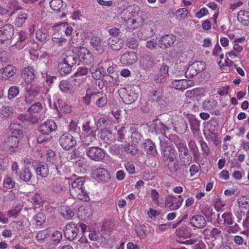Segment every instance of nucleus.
<instances>
[{"mask_svg": "<svg viewBox=\"0 0 249 249\" xmlns=\"http://www.w3.org/2000/svg\"><path fill=\"white\" fill-rule=\"evenodd\" d=\"M85 179L83 177L75 179L72 183L70 191L71 196L74 199H79L85 201H88L89 198L85 190L84 183Z\"/></svg>", "mask_w": 249, "mask_h": 249, "instance_id": "nucleus-1", "label": "nucleus"}, {"mask_svg": "<svg viewBox=\"0 0 249 249\" xmlns=\"http://www.w3.org/2000/svg\"><path fill=\"white\" fill-rule=\"evenodd\" d=\"M176 146L178 150L181 164L185 166H189L192 162V157L187 146L182 143H177Z\"/></svg>", "mask_w": 249, "mask_h": 249, "instance_id": "nucleus-2", "label": "nucleus"}, {"mask_svg": "<svg viewBox=\"0 0 249 249\" xmlns=\"http://www.w3.org/2000/svg\"><path fill=\"white\" fill-rule=\"evenodd\" d=\"M148 98L152 102L158 105H164L166 104V98L163 95V91L161 88H157L150 90Z\"/></svg>", "mask_w": 249, "mask_h": 249, "instance_id": "nucleus-3", "label": "nucleus"}, {"mask_svg": "<svg viewBox=\"0 0 249 249\" xmlns=\"http://www.w3.org/2000/svg\"><path fill=\"white\" fill-rule=\"evenodd\" d=\"M40 87L36 84H33L27 88L25 95V102L26 104H31L34 102L40 92Z\"/></svg>", "mask_w": 249, "mask_h": 249, "instance_id": "nucleus-4", "label": "nucleus"}, {"mask_svg": "<svg viewBox=\"0 0 249 249\" xmlns=\"http://www.w3.org/2000/svg\"><path fill=\"white\" fill-rule=\"evenodd\" d=\"M59 143L64 149L69 150L76 145V141L71 134L65 133L60 137Z\"/></svg>", "mask_w": 249, "mask_h": 249, "instance_id": "nucleus-5", "label": "nucleus"}, {"mask_svg": "<svg viewBox=\"0 0 249 249\" xmlns=\"http://www.w3.org/2000/svg\"><path fill=\"white\" fill-rule=\"evenodd\" d=\"M87 155L92 160L100 161L105 156V152L99 147H90L86 150Z\"/></svg>", "mask_w": 249, "mask_h": 249, "instance_id": "nucleus-6", "label": "nucleus"}, {"mask_svg": "<svg viewBox=\"0 0 249 249\" xmlns=\"http://www.w3.org/2000/svg\"><path fill=\"white\" fill-rule=\"evenodd\" d=\"M78 231L77 225L71 222L67 224L63 230L65 237L70 241L73 240L76 237Z\"/></svg>", "mask_w": 249, "mask_h": 249, "instance_id": "nucleus-7", "label": "nucleus"}, {"mask_svg": "<svg viewBox=\"0 0 249 249\" xmlns=\"http://www.w3.org/2000/svg\"><path fill=\"white\" fill-rule=\"evenodd\" d=\"M14 34L13 26L11 24H6L0 29V41L4 43L6 40L12 38Z\"/></svg>", "mask_w": 249, "mask_h": 249, "instance_id": "nucleus-8", "label": "nucleus"}, {"mask_svg": "<svg viewBox=\"0 0 249 249\" xmlns=\"http://www.w3.org/2000/svg\"><path fill=\"white\" fill-rule=\"evenodd\" d=\"M183 199L178 200L174 196L168 195L165 197V205L170 211L178 209L182 204Z\"/></svg>", "mask_w": 249, "mask_h": 249, "instance_id": "nucleus-9", "label": "nucleus"}, {"mask_svg": "<svg viewBox=\"0 0 249 249\" xmlns=\"http://www.w3.org/2000/svg\"><path fill=\"white\" fill-rule=\"evenodd\" d=\"M160 146L162 149V153L164 160H169L170 161H174L176 150L170 145H166L164 143L160 142Z\"/></svg>", "mask_w": 249, "mask_h": 249, "instance_id": "nucleus-10", "label": "nucleus"}, {"mask_svg": "<svg viewBox=\"0 0 249 249\" xmlns=\"http://www.w3.org/2000/svg\"><path fill=\"white\" fill-rule=\"evenodd\" d=\"M77 55L81 62L87 64H90L93 60L91 53L85 48H80Z\"/></svg>", "mask_w": 249, "mask_h": 249, "instance_id": "nucleus-11", "label": "nucleus"}, {"mask_svg": "<svg viewBox=\"0 0 249 249\" xmlns=\"http://www.w3.org/2000/svg\"><path fill=\"white\" fill-rule=\"evenodd\" d=\"M56 128V125L53 120H49L42 123L38 127V131L43 135H49Z\"/></svg>", "mask_w": 249, "mask_h": 249, "instance_id": "nucleus-12", "label": "nucleus"}, {"mask_svg": "<svg viewBox=\"0 0 249 249\" xmlns=\"http://www.w3.org/2000/svg\"><path fill=\"white\" fill-rule=\"evenodd\" d=\"M90 44L92 49L100 53H103L105 51V43L99 36H94L91 37Z\"/></svg>", "mask_w": 249, "mask_h": 249, "instance_id": "nucleus-13", "label": "nucleus"}, {"mask_svg": "<svg viewBox=\"0 0 249 249\" xmlns=\"http://www.w3.org/2000/svg\"><path fill=\"white\" fill-rule=\"evenodd\" d=\"M191 225L198 229H202L206 225V220L201 215H195L192 216L190 219Z\"/></svg>", "mask_w": 249, "mask_h": 249, "instance_id": "nucleus-14", "label": "nucleus"}, {"mask_svg": "<svg viewBox=\"0 0 249 249\" xmlns=\"http://www.w3.org/2000/svg\"><path fill=\"white\" fill-rule=\"evenodd\" d=\"M176 40V37L172 34L166 35L159 40V45L160 48L164 49L171 47Z\"/></svg>", "mask_w": 249, "mask_h": 249, "instance_id": "nucleus-15", "label": "nucleus"}, {"mask_svg": "<svg viewBox=\"0 0 249 249\" xmlns=\"http://www.w3.org/2000/svg\"><path fill=\"white\" fill-rule=\"evenodd\" d=\"M17 72V69L12 65H7L4 68L0 69V78L2 79H7Z\"/></svg>", "mask_w": 249, "mask_h": 249, "instance_id": "nucleus-16", "label": "nucleus"}, {"mask_svg": "<svg viewBox=\"0 0 249 249\" xmlns=\"http://www.w3.org/2000/svg\"><path fill=\"white\" fill-rule=\"evenodd\" d=\"M89 100L99 107H103L107 103V97L106 95H103L100 93H93L90 95Z\"/></svg>", "mask_w": 249, "mask_h": 249, "instance_id": "nucleus-17", "label": "nucleus"}, {"mask_svg": "<svg viewBox=\"0 0 249 249\" xmlns=\"http://www.w3.org/2000/svg\"><path fill=\"white\" fill-rule=\"evenodd\" d=\"M138 58L134 52L124 53L121 57L120 61L124 65H132L137 62Z\"/></svg>", "mask_w": 249, "mask_h": 249, "instance_id": "nucleus-18", "label": "nucleus"}, {"mask_svg": "<svg viewBox=\"0 0 249 249\" xmlns=\"http://www.w3.org/2000/svg\"><path fill=\"white\" fill-rule=\"evenodd\" d=\"M60 89L63 92L72 93L74 92L75 87L72 80H64L60 82Z\"/></svg>", "mask_w": 249, "mask_h": 249, "instance_id": "nucleus-19", "label": "nucleus"}, {"mask_svg": "<svg viewBox=\"0 0 249 249\" xmlns=\"http://www.w3.org/2000/svg\"><path fill=\"white\" fill-rule=\"evenodd\" d=\"M12 14H16L17 17L15 20V24L18 27H21L25 22L28 18V15L23 11L15 10Z\"/></svg>", "mask_w": 249, "mask_h": 249, "instance_id": "nucleus-20", "label": "nucleus"}, {"mask_svg": "<svg viewBox=\"0 0 249 249\" xmlns=\"http://www.w3.org/2000/svg\"><path fill=\"white\" fill-rule=\"evenodd\" d=\"M36 168L34 170L36 171L37 176H40L42 178H45L49 175V168L48 165L45 162L36 163Z\"/></svg>", "mask_w": 249, "mask_h": 249, "instance_id": "nucleus-21", "label": "nucleus"}, {"mask_svg": "<svg viewBox=\"0 0 249 249\" xmlns=\"http://www.w3.org/2000/svg\"><path fill=\"white\" fill-rule=\"evenodd\" d=\"M203 214L207 218L208 221H212L213 219L216 218L217 222L220 223L221 219L220 214H216L213 209L210 208L208 206L204 208L202 211Z\"/></svg>", "mask_w": 249, "mask_h": 249, "instance_id": "nucleus-22", "label": "nucleus"}, {"mask_svg": "<svg viewBox=\"0 0 249 249\" xmlns=\"http://www.w3.org/2000/svg\"><path fill=\"white\" fill-rule=\"evenodd\" d=\"M63 61L72 67L77 61V55L72 52H66L63 54Z\"/></svg>", "mask_w": 249, "mask_h": 249, "instance_id": "nucleus-23", "label": "nucleus"}, {"mask_svg": "<svg viewBox=\"0 0 249 249\" xmlns=\"http://www.w3.org/2000/svg\"><path fill=\"white\" fill-rule=\"evenodd\" d=\"M94 174L98 179L106 182L110 179L108 171L103 168H98L94 171Z\"/></svg>", "mask_w": 249, "mask_h": 249, "instance_id": "nucleus-24", "label": "nucleus"}, {"mask_svg": "<svg viewBox=\"0 0 249 249\" xmlns=\"http://www.w3.org/2000/svg\"><path fill=\"white\" fill-rule=\"evenodd\" d=\"M22 76L26 83H31L35 77L33 68L31 67L25 68L22 71Z\"/></svg>", "mask_w": 249, "mask_h": 249, "instance_id": "nucleus-25", "label": "nucleus"}, {"mask_svg": "<svg viewBox=\"0 0 249 249\" xmlns=\"http://www.w3.org/2000/svg\"><path fill=\"white\" fill-rule=\"evenodd\" d=\"M238 21L245 26L249 25V12L240 10L237 14Z\"/></svg>", "mask_w": 249, "mask_h": 249, "instance_id": "nucleus-26", "label": "nucleus"}, {"mask_svg": "<svg viewBox=\"0 0 249 249\" xmlns=\"http://www.w3.org/2000/svg\"><path fill=\"white\" fill-rule=\"evenodd\" d=\"M108 45L113 50L118 51L122 47V42L116 37H112L108 40Z\"/></svg>", "mask_w": 249, "mask_h": 249, "instance_id": "nucleus-27", "label": "nucleus"}, {"mask_svg": "<svg viewBox=\"0 0 249 249\" xmlns=\"http://www.w3.org/2000/svg\"><path fill=\"white\" fill-rule=\"evenodd\" d=\"M145 151L149 155L156 156L157 154V151L155 143L150 140H147L144 143Z\"/></svg>", "mask_w": 249, "mask_h": 249, "instance_id": "nucleus-28", "label": "nucleus"}, {"mask_svg": "<svg viewBox=\"0 0 249 249\" xmlns=\"http://www.w3.org/2000/svg\"><path fill=\"white\" fill-rule=\"evenodd\" d=\"M238 203L241 212H248L249 211V198L247 196H242L238 198Z\"/></svg>", "mask_w": 249, "mask_h": 249, "instance_id": "nucleus-29", "label": "nucleus"}, {"mask_svg": "<svg viewBox=\"0 0 249 249\" xmlns=\"http://www.w3.org/2000/svg\"><path fill=\"white\" fill-rule=\"evenodd\" d=\"M204 136L208 141L213 142L215 146L219 145L220 141L218 138L217 134L216 133H214L209 129L207 132H204Z\"/></svg>", "mask_w": 249, "mask_h": 249, "instance_id": "nucleus-30", "label": "nucleus"}, {"mask_svg": "<svg viewBox=\"0 0 249 249\" xmlns=\"http://www.w3.org/2000/svg\"><path fill=\"white\" fill-rule=\"evenodd\" d=\"M140 62L142 67L144 69H147L152 66L154 61L150 55H145L141 59Z\"/></svg>", "mask_w": 249, "mask_h": 249, "instance_id": "nucleus-31", "label": "nucleus"}, {"mask_svg": "<svg viewBox=\"0 0 249 249\" xmlns=\"http://www.w3.org/2000/svg\"><path fill=\"white\" fill-rule=\"evenodd\" d=\"M18 143V139L17 137L11 136L9 137L5 141L4 145L5 148L11 150V148L17 147Z\"/></svg>", "mask_w": 249, "mask_h": 249, "instance_id": "nucleus-32", "label": "nucleus"}, {"mask_svg": "<svg viewBox=\"0 0 249 249\" xmlns=\"http://www.w3.org/2000/svg\"><path fill=\"white\" fill-rule=\"evenodd\" d=\"M71 66L63 61L60 62L58 65L59 71L62 75L68 74L71 71Z\"/></svg>", "mask_w": 249, "mask_h": 249, "instance_id": "nucleus-33", "label": "nucleus"}, {"mask_svg": "<svg viewBox=\"0 0 249 249\" xmlns=\"http://www.w3.org/2000/svg\"><path fill=\"white\" fill-rule=\"evenodd\" d=\"M31 170L32 169L24 167L22 171L20 173V179L25 182L30 181L32 178Z\"/></svg>", "mask_w": 249, "mask_h": 249, "instance_id": "nucleus-34", "label": "nucleus"}, {"mask_svg": "<svg viewBox=\"0 0 249 249\" xmlns=\"http://www.w3.org/2000/svg\"><path fill=\"white\" fill-rule=\"evenodd\" d=\"M186 79L175 80L172 82L173 87L177 89L183 90L187 89Z\"/></svg>", "mask_w": 249, "mask_h": 249, "instance_id": "nucleus-35", "label": "nucleus"}, {"mask_svg": "<svg viewBox=\"0 0 249 249\" xmlns=\"http://www.w3.org/2000/svg\"><path fill=\"white\" fill-rule=\"evenodd\" d=\"M60 214L66 219L69 220L74 215V213L70 209L63 206L60 210Z\"/></svg>", "mask_w": 249, "mask_h": 249, "instance_id": "nucleus-36", "label": "nucleus"}, {"mask_svg": "<svg viewBox=\"0 0 249 249\" xmlns=\"http://www.w3.org/2000/svg\"><path fill=\"white\" fill-rule=\"evenodd\" d=\"M15 181L11 177L6 176L4 179L3 186L6 189H11L15 187Z\"/></svg>", "mask_w": 249, "mask_h": 249, "instance_id": "nucleus-37", "label": "nucleus"}, {"mask_svg": "<svg viewBox=\"0 0 249 249\" xmlns=\"http://www.w3.org/2000/svg\"><path fill=\"white\" fill-rule=\"evenodd\" d=\"M57 102L58 107L62 112L65 113H69L71 111V107L70 105L63 103L62 101L59 99L58 100Z\"/></svg>", "mask_w": 249, "mask_h": 249, "instance_id": "nucleus-38", "label": "nucleus"}, {"mask_svg": "<svg viewBox=\"0 0 249 249\" xmlns=\"http://www.w3.org/2000/svg\"><path fill=\"white\" fill-rule=\"evenodd\" d=\"M63 3L62 0H52L50 2V6L53 10L58 11L62 8Z\"/></svg>", "mask_w": 249, "mask_h": 249, "instance_id": "nucleus-39", "label": "nucleus"}, {"mask_svg": "<svg viewBox=\"0 0 249 249\" xmlns=\"http://www.w3.org/2000/svg\"><path fill=\"white\" fill-rule=\"evenodd\" d=\"M221 221L223 219L224 224L226 225H231L233 224V220L231 218V213H225L220 217Z\"/></svg>", "mask_w": 249, "mask_h": 249, "instance_id": "nucleus-40", "label": "nucleus"}, {"mask_svg": "<svg viewBox=\"0 0 249 249\" xmlns=\"http://www.w3.org/2000/svg\"><path fill=\"white\" fill-rule=\"evenodd\" d=\"M19 93L18 88L17 86H12L8 90V99H12L16 97Z\"/></svg>", "mask_w": 249, "mask_h": 249, "instance_id": "nucleus-41", "label": "nucleus"}, {"mask_svg": "<svg viewBox=\"0 0 249 249\" xmlns=\"http://www.w3.org/2000/svg\"><path fill=\"white\" fill-rule=\"evenodd\" d=\"M192 64L197 73L202 72L205 68V63L202 61L194 62Z\"/></svg>", "mask_w": 249, "mask_h": 249, "instance_id": "nucleus-42", "label": "nucleus"}, {"mask_svg": "<svg viewBox=\"0 0 249 249\" xmlns=\"http://www.w3.org/2000/svg\"><path fill=\"white\" fill-rule=\"evenodd\" d=\"M137 98V95L133 92H131L124 96V102L127 104H130L136 100Z\"/></svg>", "mask_w": 249, "mask_h": 249, "instance_id": "nucleus-43", "label": "nucleus"}, {"mask_svg": "<svg viewBox=\"0 0 249 249\" xmlns=\"http://www.w3.org/2000/svg\"><path fill=\"white\" fill-rule=\"evenodd\" d=\"M189 123L192 130L194 132H198L199 130V122L195 118L189 120Z\"/></svg>", "mask_w": 249, "mask_h": 249, "instance_id": "nucleus-44", "label": "nucleus"}, {"mask_svg": "<svg viewBox=\"0 0 249 249\" xmlns=\"http://www.w3.org/2000/svg\"><path fill=\"white\" fill-rule=\"evenodd\" d=\"M69 130L71 135L77 134H78L80 131V127L77 125V123L76 122L71 121L69 124Z\"/></svg>", "mask_w": 249, "mask_h": 249, "instance_id": "nucleus-45", "label": "nucleus"}, {"mask_svg": "<svg viewBox=\"0 0 249 249\" xmlns=\"http://www.w3.org/2000/svg\"><path fill=\"white\" fill-rule=\"evenodd\" d=\"M42 109V106L40 103L36 102L32 105L29 108L28 112L30 113L39 112Z\"/></svg>", "mask_w": 249, "mask_h": 249, "instance_id": "nucleus-46", "label": "nucleus"}, {"mask_svg": "<svg viewBox=\"0 0 249 249\" xmlns=\"http://www.w3.org/2000/svg\"><path fill=\"white\" fill-rule=\"evenodd\" d=\"M35 220L36 224L38 226H40L45 221V216L43 213H38L34 218Z\"/></svg>", "mask_w": 249, "mask_h": 249, "instance_id": "nucleus-47", "label": "nucleus"}, {"mask_svg": "<svg viewBox=\"0 0 249 249\" xmlns=\"http://www.w3.org/2000/svg\"><path fill=\"white\" fill-rule=\"evenodd\" d=\"M198 73L195 70V69L193 67L192 64H191L187 69L185 72V76L187 78H192L196 76Z\"/></svg>", "mask_w": 249, "mask_h": 249, "instance_id": "nucleus-48", "label": "nucleus"}, {"mask_svg": "<svg viewBox=\"0 0 249 249\" xmlns=\"http://www.w3.org/2000/svg\"><path fill=\"white\" fill-rule=\"evenodd\" d=\"M126 46L130 49H135L138 46V41L133 37L128 38L126 42Z\"/></svg>", "mask_w": 249, "mask_h": 249, "instance_id": "nucleus-49", "label": "nucleus"}, {"mask_svg": "<svg viewBox=\"0 0 249 249\" xmlns=\"http://www.w3.org/2000/svg\"><path fill=\"white\" fill-rule=\"evenodd\" d=\"M13 110L10 107H3L0 110V113L4 117H9L13 114Z\"/></svg>", "mask_w": 249, "mask_h": 249, "instance_id": "nucleus-50", "label": "nucleus"}, {"mask_svg": "<svg viewBox=\"0 0 249 249\" xmlns=\"http://www.w3.org/2000/svg\"><path fill=\"white\" fill-rule=\"evenodd\" d=\"M124 151L127 153H129L132 155H135L137 153V148L135 146L130 145L129 144H125L124 147Z\"/></svg>", "mask_w": 249, "mask_h": 249, "instance_id": "nucleus-51", "label": "nucleus"}, {"mask_svg": "<svg viewBox=\"0 0 249 249\" xmlns=\"http://www.w3.org/2000/svg\"><path fill=\"white\" fill-rule=\"evenodd\" d=\"M201 91V89H194L192 90H187L185 93V95L188 98H191L200 94Z\"/></svg>", "mask_w": 249, "mask_h": 249, "instance_id": "nucleus-52", "label": "nucleus"}, {"mask_svg": "<svg viewBox=\"0 0 249 249\" xmlns=\"http://www.w3.org/2000/svg\"><path fill=\"white\" fill-rule=\"evenodd\" d=\"M37 162V161L33 160L31 159H25L24 160V168L34 169V168H36Z\"/></svg>", "mask_w": 249, "mask_h": 249, "instance_id": "nucleus-53", "label": "nucleus"}, {"mask_svg": "<svg viewBox=\"0 0 249 249\" xmlns=\"http://www.w3.org/2000/svg\"><path fill=\"white\" fill-rule=\"evenodd\" d=\"M168 167L170 171L173 173H176L179 169V165L177 162L170 161L168 164Z\"/></svg>", "mask_w": 249, "mask_h": 249, "instance_id": "nucleus-54", "label": "nucleus"}, {"mask_svg": "<svg viewBox=\"0 0 249 249\" xmlns=\"http://www.w3.org/2000/svg\"><path fill=\"white\" fill-rule=\"evenodd\" d=\"M21 126L18 124H13L10 125V130L14 134H21Z\"/></svg>", "mask_w": 249, "mask_h": 249, "instance_id": "nucleus-55", "label": "nucleus"}, {"mask_svg": "<svg viewBox=\"0 0 249 249\" xmlns=\"http://www.w3.org/2000/svg\"><path fill=\"white\" fill-rule=\"evenodd\" d=\"M159 196L160 195L157 190L155 189L152 190L151 197L154 203L156 205L159 204Z\"/></svg>", "mask_w": 249, "mask_h": 249, "instance_id": "nucleus-56", "label": "nucleus"}, {"mask_svg": "<svg viewBox=\"0 0 249 249\" xmlns=\"http://www.w3.org/2000/svg\"><path fill=\"white\" fill-rule=\"evenodd\" d=\"M36 36L37 40L40 41H44L47 36V34L41 30H38L36 32Z\"/></svg>", "mask_w": 249, "mask_h": 249, "instance_id": "nucleus-57", "label": "nucleus"}, {"mask_svg": "<svg viewBox=\"0 0 249 249\" xmlns=\"http://www.w3.org/2000/svg\"><path fill=\"white\" fill-rule=\"evenodd\" d=\"M64 187L58 183L53 182L52 190L56 193H59L64 190Z\"/></svg>", "mask_w": 249, "mask_h": 249, "instance_id": "nucleus-58", "label": "nucleus"}, {"mask_svg": "<svg viewBox=\"0 0 249 249\" xmlns=\"http://www.w3.org/2000/svg\"><path fill=\"white\" fill-rule=\"evenodd\" d=\"M96 139L95 136L93 135L89 134L85 137L83 142L86 145H89L91 144Z\"/></svg>", "mask_w": 249, "mask_h": 249, "instance_id": "nucleus-59", "label": "nucleus"}, {"mask_svg": "<svg viewBox=\"0 0 249 249\" xmlns=\"http://www.w3.org/2000/svg\"><path fill=\"white\" fill-rule=\"evenodd\" d=\"M48 234L45 231H39L36 236V239L40 243L42 242L47 238Z\"/></svg>", "mask_w": 249, "mask_h": 249, "instance_id": "nucleus-60", "label": "nucleus"}, {"mask_svg": "<svg viewBox=\"0 0 249 249\" xmlns=\"http://www.w3.org/2000/svg\"><path fill=\"white\" fill-rule=\"evenodd\" d=\"M167 77L159 73L155 76L154 80L158 83H163L166 81Z\"/></svg>", "mask_w": 249, "mask_h": 249, "instance_id": "nucleus-61", "label": "nucleus"}, {"mask_svg": "<svg viewBox=\"0 0 249 249\" xmlns=\"http://www.w3.org/2000/svg\"><path fill=\"white\" fill-rule=\"evenodd\" d=\"M88 71L89 70L86 67H80L76 71L75 75L76 77L86 75L88 73Z\"/></svg>", "mask_w": 249, "mask_h": 249, "instance_id": "nucleus-62", "label": "nucleus"}, {"mask_svg": "<svg viewBox=\"0 0 249 249\" xmlns=\"http://www.w3.org/2000/svg\"><path fill=\"white\" fill-rule=\"evenodd\" d=\"M62 236L60 231H55L52 235L53 240L56 243H59L62 240Z\"/></svg>", "mask_w": 249, "mask_h": 249, "instance_id": "nucleus-63", "label": "nucleus"}, {"mask_svg": "<svg viewBox=\"0 0 249 249\" xmlns=\"http://www.w3.org/2000/svg\"><path fill=\"white\" fill-rule=\"evenodd\" d=\"M217 102L213 100H210L205 103V107L208 109H213L216 107Z\"/></svg>", "mask_w": 249, "mask_h": 249, "instance_id": "nucleus-64", "label": "nucleus"}]
</instances>
